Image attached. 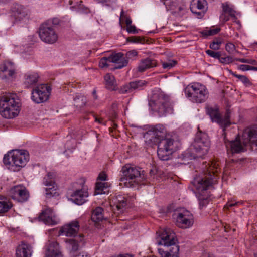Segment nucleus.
<instances>
[{"label": "nucleus", "mask_w": 257, "mask_h": 257, "mask_svg": "<svg viewBox=\"0 0 257 257\" xmlns=\"http://www.w3.org/2000/svg\"><path fill=\"white\" fill-rule=\"evenodd\" d=\"M174 6L173 7V9L170 7H167V8H169L171 10H174L175 12L180 13L183 14L186 10L185 7L184 5H182L180 6H177L176 5V0H174Z\"/></svg>", "instance_id": "58836bf2"}, {"label": "nucleus", "mask_w": 257, "mask_h": 257, "mask_svg": "<svg viewBox=\"0 0 257 257\" xmlns=\"http://www.w3.org/2000/svg\"><path fill=\"white\" fill-rule=\"evenodd\" d=\"M72 142L74 144V145L70 148H69V142H67V143H66V145H67V147L68 148V149H74L75 147V141L74 140H72Z\"/></svg>", "instance_id": "e2e57ef3"}, {"label": "nucleus", "mask_w": 257, "mask_h": 257, "mask_svg": "<svg viewBox=\"0 0 257 257\" xmlns=\"http://www.w3.org/2000/svg\"><path fill=\"white\" fill-rule=\"evenodd\" d=\"M32 252L31 245L22 242L16 249V255L17 257H31Z\"/></svg>", "instance_id": "393cba45"}, {"label": "nucleus", "mask_w": 257, "mask_h": 257, "mask_svg": "<svg viewBox=\"0 0 257 257\" xmlns=\"http://www.w3.org/2000/svg\"><path fill=\"white\" fill-rule=\"evenodd\" d=\"M201 257H215L214 255L210 253V252H204Z\"/></svg>", "instance_id": "052dcab7"}, {"label": "nucleus", "mask_w": 257, "mask_h": 257, "mask_svg": "<svg viewBox=\"0 0 257 257\" xmlns=\"http://www.w3.org/2000/svg\"><path fill=\"white\" fill-rule=\"evenodd\" d=\"M109 187L107 183L97 182L95 187V193L97 194H102L105 193L106 191Z\"/></svg>", "instance_id": "c9c22d12"}, {"label": "nucleus", "mask_w": 257, "mask_h": 257, "mask_svg": "<svg viewBox=\"0 0 257 257\" xmlns=\"http://www.w3.org/2000/svg\"><path fill=\"white\" fill-rule=\"evenodd\" d=\"M51 89L45 84H41L37 86L32 91V99L37 103L46 101L49 98Z\"/></svg>", "instance_id": "4468645a"}, {"label": "nucleus", "mask_w": 257, "mask_h": 257, "mask_svg": "<svg viewBox=\"0 0 257 257\" xmlns=\"http://www.w3.org/2000/svg\"><path fill=\"white\" fill-rule=\"evenodd\" d=\"M146 84V82L142 80L132 81L121 86L118 89V92L120 94L131 93L135 90L141 89Z\"/></svg>", "instance_id": "aec40b11"}, {"label": "nucleus", "mask_w": 257, "mask_h": 257, "mask_svg": "<svg viewBox=\"0 0 257 257\" xmlns=\"http://www.w3.org/2000/svg\"><path fill=\"white\" fill-rule=\"evenodd\" d=\"M29 157L27 151L25 150H16L12 153L5 155L3 162L8 169L13 171H18L21 168L24 167Z\"/></svg>", "instance_id": "39448f33"}, {"label": "nucleus", "mask_w": 257, "mask_h": 257, "mask_svg": "<svg viewBox=\"0 0 257 257\" xmlns=\"http://www.w3.org/2000/svg\"><path fill=\"white\" fill-rule=\"evenodd\" d=\"M137 54L138 52L136 50H133L127 52L126 53L125 56H124V57L126 58L127 60L128 61V59H133L134 57H136Z\"/></svg>", "instance_id": "de8ad7c7"}, {"label": "nucleus", "mask_w": 257, "mask_h": 257, "mask_svg": "<svg viewBox=\"0 0 257 257\" xmlns=\"http://www.w3.org/2000/svg\"><path fill=\"white\" fill-rule=\"evenodd\" d=\"M226 50L230 54H233L235 51V46L232 43H227L225 46Z\"/></svg>", "instance_id": "49530a36"}, {"label": "nucleus", "mask_w": 257, "mask_h": 257, "mask_svg": "<svg viewBox=\"0 0 257 257\" xmlns=\"http://www.w3.org/2000/svg\"><path fill=\"white\" fill-rule=\"evenodd\" d=\"M177 149V142L170 136H165L158 142L157 155L160 160L167 161Z\"/></svg>", "instance_id": "6e6552de"}, {"label": "nucleus", "mask_w": 257, "mask_h": 257, "mask_svg": "<svg viewBox=\"0 0 257 257\" xmlns=\"http://www.w3.org/2000/svg\"><path fill=\"white\" fill-rule=\"evenodd\" d=\"M235 60L241 63H248L252 65H256L257 64V62L255 60L250 59L236 58Z\"/></svg>", "instance_id": "a18cd8bd"}, {"label": "nucleus", "mask_w": 257, "mask_h": 257, "mask_svg": "<svg viewBox=\"0 0 257 257\" xmlns=\"http://www.w3.org/2000/svg\"><path fill=\"white\" fill-rule=\"evenodd\" d=\"M81 104H77V106H79V107H81L82 106H83L84 105H85V98L82 96L81 97Z\"/></svg>", "instance_id": "680f3d73"}, {"label": "nucleus", "mask_w": 257, "mask_h": 257, "mask_svg": "<svg viewBox=\"0 0 257 257\" xmlns=\"http://www.w3.org/2000/svg\"><path fill=\"white\" fill-rule=\"evenodd\" d=\"M207 5L206 0H192L190 8L193 13L202 17L207 10Z\"/></svg>", "instance_id": "412c9836"}, {"label": "nucleus", "mask_w": 257, "mask_h": 257, "mask_svg": "<svg viewBox=\"0 0 257 257\" xmlns=\"http://www.w3.org/2000/svg\"><path fill=\"white\" fill-rule=\"evenodd\" d=\"M228 71L230 74H231L232 75H233L235 77L237 78L244 84H249V83H250L249 80L248 79V78L247 77H246L245 76L236 74V73H234L233 71H232L230 70H229Z\"/></svg>", "instance_id": "4c0bfd02"}, {"label": "nucleus", "mask_w": 257, "mask_h": 257, "mask_svg": "<svg viewBox=\"0 0 257 257\" xmlns=\"http://www.w3.org/2000/svg\"><path fill=\"white\" fill-rule=\"evenodd\" d=\"M158 235L156 238V243L158 245L170 247L169 254L178 255L179 251V247L176 244L175 234L172 229L165 228L158 232Z\"/></svg>", "instance_id": "423d86ee"}, {"label": "nucleus", "mask_w": 257, "mask_h": 257, "mask_svg": "<svg viewBox=\"0 0 257 257\" xmlns=\"http://www.w3.org/2000/svg\"><path fill=\"white\" fill-rule=\"evenodd\" d=\"M125 23L126 24L127 26L130 25H131V24H132V20H131V18L129 17L128 18H127L126 19V21H125Z\"/></svg>", "instance_id": "0e129e2a"}, {"label": "nucleus", "mask_w": 257, "mask_h": 257, "mask_svg": "<svg viewBox=\"0 0 257 257\" xmlns=\"http://www.w3.org/2000/svg\"><path fill=\"white\" fill-rule=\"evenodd\" d=\"M12 14L17 20H20L27 15V10L22 5L15 4L12 8Z\"/></svg>", "instance_id": "cd10ccee"}, {"label": "nucleus", "mask_w": 257, "mask_h": 257, "mask_svg": "<svg viewBox=\"0 0 257 257\" xmlns=\"http://www.w3.org/2000/svg\"><path fill=\"white\" fill-rule=\"evenodd\" d=\"M127 41L132 43H139L141 41V39L138 36H131L127 38Z\"/></svg>", "instance_id": "3c124183"}, {"label": "nucleus", "mask_w": 257, "mask_h": 257, "mask_svg": "<svg viewBox=\"0 0 257 257\" xmlns=\"http://www.w3.org/2000/svg\"><path fill=\"white\" fill-rule=\"evenodd\" d=\"M121 172L120 185L126 187H135L146 178L144 171L136 166L125 165Z\"/></svg>", "instance_id": "20e7f679"}, {"label": "nucleus", "mask_w": 257, "mask_h": 257, "mask_svg": "<svg viewBox=\"0 0 257 257\" xmlns=\"http://www.w3.org/2000/svg\"><path fill=\"white\" fill-rule=\"evenodd\" d=\"M158 251L161 257H168L169 255L168 251H165L161 248H158Z\"/></svg>", "instance_id": "6e6d98bb"}, {"label": "nucleus", "mask_w": 257, "mask_h": 257, "mask_svg": "<svg viewBox=\"0 0 257 257\" xmlns=\"http://www.w3.org/2000/svg\"><path fill=\"white\" fill-rule=\"evenodd\" d=\"M257 136V130L246 128L243 132L241 140H235L230 141L224 137V143L228 153H239L246 150V147L250 143L254 141V139Z\"/></svg>", "instance_id": "f03ea898"}, {"label": "nucleus", "mask_w": 257, "mask_h": 257, "mask_svg": "<svg viewBox=\"0 0 257 257\" xmlns=\"http://www.w3.org/2000/svg\"><path fill=\"white\" fill-rule=\"evenodd\" d=\"M103 209L102 208L98 207L96 208L93 211L91 215V219L95 222H98L103 219Z\"/></svg>", "instance_id": "473e14b6"}, {"label": "nucleus", "mask_w": 257, "mask_h": 257, "mask_svg": "<svg viewBox=\"0 0 257 257\" xmlns=\"http://www.w3.org/2000/svg\"><path fill=\"white\" fill-rule=\"evenodd\" d=\"M80 225L76 220L72 221L70 223L63 225L60 229V234L66 236H75L78 232Z\"/></svg>", "instance_id": "6ab92c4d"}, {"label": "nucleus", "mask_w": 257, "mask_h": 257, "mask_svg": "<svg viewBox=\"0 0 257 257\" xmlns=\"http://www.w3.org/2000/svg\"><path fill=\"white\" fill-rule=\"evenodd\" d=\"M149 105L153 111L162 115L172 111L167 99L160 92L153 93Z\"/></svg>", "instance_id": "9d476101"}, {"label": "nucleus", "mask_w": 257, "mask_h": 257, "mask_svg": "<svg viewBox=\"0 0 257 257\" xmlns=\"http://www.w3.org/2000/svg\"><path fill=\"white\" fill-rule=\"evenodd\" d=\"M65 242L70 257H79L81 255L79 250L80 246L85 243L83 235H81L75 239H66Z\"/></svg>", "instance_id": "2eb2a0df"}, {"label": "nucleus", "mask_w": 257, "mask_h": 257, "mask_svg": "<svg viewBox=\"0 0 257 257\" xmlns=\"http://www.w3.org/2000/svg\"><path fill=\"white\" fill-rule=\"evenodd\" d=\"M243 202L242 201H229L226 204L225 207L229 209L230 207L233 206H237L240 204H242Z\"/></svg>", "instance_id": "09e8293b"}, {"label": "nucleus", "mask_w": 257, "mask_h": 257, "mask_svg": "<svg viewBox=\"0 0 257 257\" xmlns=\"http://www.w3.org/2000/svg\"><path fill=\"white\" fill-rule=\"evenodd\" d=\"M39 220L47 225H54L59 222V219L53 210L49 208L42 211L39 216Z\"/></svg>", "instance_id": "a211bd4d"}, {"label": "nucleus", "mask_w": 257, "mask_h": 257, "mask_svg": "<svg viewBox=\"0 0 257 257\" xmlns=\"http://www.w3.org/2000/svg\"><path fill=\"white\" fill-rule=\"evenodd\" d=\"M11 198L20 202L26 201L29 197V192L25 187L22 185H17L13 187L10 191Z\"/></svg>", "instance_id": "dca6fc26"}, {"label": "nucleus", "mask_w": 257, "mask_h": 257, "mask_svg": "<svg viewBox=\"0 0 257 257\" xmlns=\"http://www.w3.org/2000/svg\"><path fill=\"white\" fill-rule=\"evenodd\" d=\"M129 17H128L127 15L124 14L123 11L122 10L120 14V17L119 20L120 22H125V21H126V19L128 18Z\"/></svg>", "instance_id": "13d9d810"}, {"label": "nucleus", "mask_w": 257, "mask_h": 257, "mask_svg": "<svg viewBox=\"0 0 257 257\" xmlns=\"http://www.w3.org/2000/svg\"><path fill=\"white\" fill-rule=\"evenodd\" d=\"M177 62L175 60H169L167 61L162 62L163 68L165 69L169 70L174 67Z\"/></svg>", "instance_id": "ea45409f"}, {"label": "nucleus", "mask_w": 257, "mask_h": 257, "mask_svg": "<svg viewBox=\"0 0 257 257\" xmlns=\"http://www.w3.org/2000/svg\"><path fill=\"white\" fill-rule=\"evenodd\" d=\"M20 100L15 93L7 94L0 99V113L7 119L18 116L20 110Z\"/></svg>", "instance_id": "7ed1b4c3"}, {"label": "nucleus", "mask_w": 257, "mask_h": 257, "mask_svg": "<svg viewBox=\"0 0 257 257\" xmlns=\"http://www.w3.org/2000/svg\"><path fill=\"white\" fill-rule=\"evenodd\" d=\"M109 57H103L101 59L99 63V66L100 67L103 68L107 67L109 65Z\"/></svg>", "instance_id": "79ce46f5"}, {"label": "nucleus", "mask_w": 257, "mask_h": 257, "mask_svg": "<svg viewBox=\"0 0 257 257\" xmlns=\"http://www.w3.org/2000/svg\"><path fill=\"white\" fill-rule=\"evenodd\" d=\"M210 48L215 50H217L220 48V47L218 46V44H216L215 41H213L210 44Z\"/></svg>", "instance_id": "bf43d9fd"}, {"label": "nucleus", "mask_w": 257, "mask_h": 257, "mask_svg": "<svg viewBox=\"0 0 257 257\" xmlns=\"http://www.w3.org/2000/svg\"><path fill=\"white\" fill-rule=\"evenodd\" d=\"M98 180L101 181H106L107 180V176L105 172H101L99 173L98 178Z\"/></svg>", "instance_id": "603ef678"}, {"label": "nucleus", "mask_w": 257, "mask_h": 257, "mask_svg": "<svg viewBox=\"0 0 257 257\" xmlns=\"http://www.w3.org/2000/svg\"><path fill=\"white\" fill-rule=\"evenodd\" d=\"M110 203L115 206L119 212H123V208L126 205V201L125 197L120 194H116L112 197Z\"/></svg>", "instance_id": "a878e982"}, {"label": "nucleus", "mask_w": 257, "mask_h": 257, "mask_svg": "<svg viewBox=\"0 0 257 257\" xmlns=\"http://www.w3.org/2000/svg\"><path fill=\"white\" fill-rule=\"evenodd\" d=\"M109 62L116 64L115 68L121 69L128 64V60L121 53H115L109 56Z\"/></svg>", "instance_id": "5701e85b"}, {"label": "nucleus", "mask_w": 257, "mask_h": 257, "mask_svg": "<svg viewBox=\"0 0 257 257\" xmlns=\"http://www.w3.org/2000/svg\"><path fill=\"white\" fill-rule=\"evenodd\" d=\"M95 121L98 122L99 123L105 124V123L103 122V120L102 119L95 117Z\"/></svg>", "instance_id": "69168bd1"}, {"label": "nucleus", "mask_w": 257, "mask_h": 257, "mask_svg": "<svg viewBox=\"0 0 257 257\" xmlns=\"http://www.w3.org/2000/svg\"><path fill=\"white\" fill-rule=\"evenodd\" d=\"M220 31V29L219 28H215L212 29L210 30H204L202 32V34L205 36L207 37L209 36H212L218 33Z\"/></svg>", "instance_id": "a19ab883"}, {"label": "nucleus", "mask_w": 257, "mask_h": 257, "mask_svg": "<svg viewBox=\"0 0 257 257\" xmlns=\"http://www.w3.org/2000/svg\"><path fill=\"white\" fill-rule=\"evenodd\" d=\"M184 92L186 96L194 102L202 103L208 98V91L206 87L199 83L188 85Z\"/></svg>", "instance_id": "1a4fd4ad"}, {"label": "nucleus", "mask_w": 257, "mask_h": 257, "mask_svg": "<svg viewBox=\"0 0 257 257\" xmlns=\"http://www.w3.org/2000/svg\"><path fill=\"white\" fill-rule=\"evenodd\" d=\"M206 53L209 56L217 59H219L221 54L220 52H215L211 50H207Z\"/></svg>", "instance_id": "c03bdc74"}, {"label": "nucleus", "mask_w": 257, "mask_h": 257, "mask_svg": "<svg viewBox=\"0 0 257 257\" xmlns=\"http://www.w3.org/2000/svg\"><path fill=\"white\" fill-rule=\"evenodd\" d=\"M38 79L37 73H28L25 76L24 84L26 87H30L37 83Z\"/></svg>", "instance_id": "7c9ffc66"}, {"label": "nucleus", "mask_w": 257, "mask_h": 257, "mask_svg": "<svg viewBox=\"0 0 257 257\" xmlns=\"http://www.w3.org/2000/svg\"><path fill=\"white\" fill-rule=\"evenodd\" d=\"M55 176V174L53 172H49L47 173V175L44 178V180H53V179L54 178Z\"/></svg>", "instance_id": "864d4df0"}, {"label": "nucleus", "mask_w": 257, "mask_h": 257, "mask_svg": "<svg viewBox=\"0 0 257 257\" xmlns=\"http://www.w3.org/2000/svg\"><path fill=\"white\" fill-rule=\"evenodd\" d=\"M149 134H154L159 141L161 139L164 138L165 136H169L166 135V131L164 127L161 124L156 125L149 130Z\"/></svg>", "instance_id": "c756f323"}, {"label": "nucleus", "mask_w": 257, "mask_h": 257, "mask_svg": "<svg viewBox=\"0 0 257 257\" xmlns=\"http://www.w3.org/2000/svg\"><path fill=\"white\" fill-rule=\"evenodd\" d=\"M222 7L223 12L228 14L231 17H235V11L232 6H230L227 3H225L222 4Z\"/></svg>", "instance_id": "e433bc0d"}, {"label": "nucleus", "mask_w": 257, "mask_h": 257, "mask_svg": "<svg viewBox=\"0 0 257 257\" xmlns=\"http://www.w3.org/2000/svg\"><path fill=\"white\" fill-rule=\"evenodd\" d=\"M176 224L180 228H188L192 227L194 222L193 214L187 210H182L176 213Z\"/></svg>", "instance_id": "f8f14e48"}, {"label": "nucleus", "mask_w": 257, "mask_h": 257, "mask_svg": "<svg viewBox=\"0 0 257 257\" xmlns=\"http://www.w3.org/2000/svg\"><path fill=\"white\" fill-rule=\"evenodd\" d=\"M238 69L243 71L249 70V65L241 64L238 66Z\"/></svg>", "instance_id": "4d7b16f0"}, {"label": "nucleus", "mask_w": 257, "mask_h": 257, "mask_svg": "<svg viewBox=\"0 0 257 257\" xmlns=\"http://www.w3.org/2000/svg\"><path fill=\"white\" fill-rule=\"evenodd\" d=\"M11 207V203L7 201L6 197L3 196L0 197V213L8 211Z\"/></svg>", "instance_id": "72a5a7b5"}, {"label": "nucleus", "mask_w": 257, "mask_h": 257, "mask_svg": "<svg viewBox=\"0 0 257 257\" xmlns=\"http://www.w3.org/2000/svg\"><path fill=\"white\" fill-rule=\"evenodd\" d=\"M39 37L46 43L54 44L57 42L58 36L52 27L43 24L39 29Z\"/></svg>", "instance_id": "ddd939ff"}, {"label": "nucleus", "mask_w": 257, "mask_h": 257, "mask_svg": "<svg viewBox=\"0 0 257 257\" xmlns=\"http://www.w3.org/2000/svg\"><path fill=\"white\" fill-rule=\"evenodd\" d=\"M15 71L14 64L11 62H5L0 67V77L6 79L13 76Z\"/></svg>", "instance_id": "4be33fe9"}, {"label": "nucleus", "mask_w": 257, "mask_h": 257, "mask_svg": "<svg viewBox=\"0 0 257 257\" xmlns=\"http://www.w3.org/2000/svg\"><path fill=\"white\" fill-rule=\"evenodd\" d=\"M43 184L46 186L45 189L46 197L51 198L54 196L56 193L57 185L53 180L43 181Z\"/></svg>", "instance_id": "c85d7f7f"}, {"label": "nucleus", "mask_w": 257, "mask_h": 257, "mask_svg": "<svg viewBox=\"0 0 257 257\" xmlns=\"http://www.w3.org/2000/svg\"><path fill=\"white\" fill-rule=\"evenodd\" d=\"M206 111L212 121L219 124L223 128V131L225 127L230 125V112L228 111H227L224 117L221 116L217 106L213 107L208 105L206 106Z\"/></svg>", "instance_id": "9b49d317"}, {"label": "nucleus", "mask_w": 257, "mask_h": 257, "mask_svg": "<svg viewBox=\"0 0 257 257\" xmlns=\"http://www.w3.org/2000/svg\"><path fill=\"white\" fill-rule=\"evenodd\" d=\"M106 87L110 90H115L116 88V81L113 75L107 74L104 76Z\"/></svg>", "instance_id": "2f4dec72"}, {"label": "nucleus", "mask_w": 257, "mask_h": 257, "mask_svg": "<svg viewBox=\"0 0 257 257\" xmlns=\"http://www.w3.org/2000/svg\"><path fill=\"white\" fill-rule=\"evenodd\" d=\"M144 137L145 138V142L148 145L152 146L156 143L158 145L159 141L158 139L154 134H149V131L145 135Z\"/></svg>", "instance_id": "f704fd0d"}, {"label": "nucleus", "mask_w": 257, "mask_h": 257, "mask_svg": "<svg viewBox=\"0 0 257 257\" xmlns=\"http://www.w3.org/2000/svg\"><path fill=\"white\" fill-rule=\"evenodd\" d=\"M226 14V13L222 11V13L220 16V20L222 21L223 22H225L228 21L229 19V16H227Z\"/></svg>", "instance_id": "5fc2aeb1"}, {"label": "nucleus", "mask_w": 257, "mask_h": 257, "mask_svg": "<svg viewBox=\"0 0 257 257\" xmlns=\"http://www.w3.org/2000/svg\"><path fill=\"white\" fill-rule=\"evenodd\" d=\"M45 257H63L59 244L50 242L46 246Z\"/></svg>", "instance_id": "b1692460"}, {"label": "nucleus", "mask_w": 257, "mask_h": 257, "mask_svg": "<svg viewBox=\"0 0 257 257\" xmlns=\"http://www.w3.org/2000/svg\"><path fill=\"white\" fill-rule=\"evenodd\" d=\"M210 146V142L207 135L201 132L197 133L194 142L190 148L193 151L190 154L191 159L202 158L207 153Z\"/></svg>", "instance_id": "0eeeda50"}, {"label": "nucleus", "mask_w": 257, "mask_h": 257, "mask_svg": "<svg viewBox=\"0 0 257 257\" xmlns=\"http://www.w3.org/2000/svg\"><path fill=\"white\" fill-rule=\"evenodd\" d=\"M218 60L220 63L225 64H229L233 61V58L231 56L221 57L220 56Z\"/></svg>", "instance_id": "37998d69"}, {"label": "nucleus", "mask_w": 257, "mask_h": 257, "mask_svg": "<svg viewBox=\"0 0 257 257\" xmlns=\"http://www.w3.org/2000/svg\"><path fill=\"white\" fill-rule=\"evenodd\" d=\"M249 70H253L257 71V67L254 66H249Z\"/></svg>", "instance_id": "774afa93"}, {"label": "nucleus", "mask_w": 257, "mask_h": 257, "mask_svg": "<svg viewBox=\"0 0 257 257\" xmlns=\"http://www.w3.org/2000/svg\"><path fill=\"white\" fill-rule=\"evenodd\" d=\"M218 166L212 163L208 169V174L204 177H197L193 182V185L198 191V198L201 209L205 207L209 202L210 194L207 190L217 181L218 178L216 173L218 172Z\"/></svg>", "instance_id": "f257e3e1"}, {"label": "nucleus", "mask_w": 257, "mask_h": 257, "mask_svg": "<svg viewBox=\"0 0 257 257\" xmlns=\"http://www.w3.org/2000/svg\"><path fill=\"white\" fill-rule=\"evenodd\" d=\"M157 66L155 60L147 58L142 59L138 66V70L140 72H143L147 69L155 67Z\"/></svg>", "instance_id": "bb28decb"}, {"label": "nucleus", "mask_w": 257, "mask_h": 257, "mask_svg": "<svg viewBox=\"0 0 257 257\" xmlns=\"http://www.w3.org/2000/svg\"><path fill=\"white\" fill-rule=\"evenodd\" d=\"M89 196L87 189L82 186L74 191L70 196V200L76 204L81 205L87 201Z\"/></svg>", "instance_id": "f3484780"}, {"label": "nucleus", "mask_w": 257, "mask_h": 257, "mask_svg": "<svg viewBox=\"0 0 257 257\" xmlns=\"http://www.w3.org/2000/svg\"><path fill=\"white\" fill-rule=\"evenodd\" d=\"M126 31L128 33L137 34L138 30L134 25H130L127 26Z\"/></svg>", "instance_id": "8fccbe9b"}, {"label": "nucleus", "mask_w": 257, "mask_h": 257, "mask_svg": "<svg viewBox=\"0 0 257 257\" xmlns=\"http://www.w3.org/2000/svg\"><path fill=\"white\" fill-rule=\"evenodd\" d=\"M98 2H102V3H111L112 2V0H98Z\"/></svg>", "instance_id": "338daca9"}]
</instances>
